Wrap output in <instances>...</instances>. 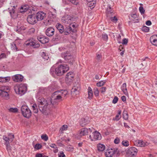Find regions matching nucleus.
I'll list each match as a JSON object with an SVG mask.
<instances>
[{"instance_id":"obj_43","label":"nucleus","mask_w":157,"mask_h":157,"mask_svg":"<svg viewBox=\"0 0 157 157\" xmlns=\"http://www.w3.org/2000/svg\"><path fill=\"white\" fill-rule=\"evenodd\" d=\"M94 92L95 96L96 97H98L99 96V90L96 88H95L94 89Z\"/></svg>"},{"instance_id":"obj_61","label":"nucleus","mask_w":157,"mask_h":157,"mask_svg":"<svg viewBox=\"0 0 157 157\" xmlns=\"http://www.w3.org/2000/svg\"><path fill=\"white\" fill-rule=\"evenodd\" d=\"M128 39H127L125 38L123 39L122 43L123 44H126L128 43Z\"/></svg>"},{"instance_id":"obj_15","label":"nucleus","mask_w":157,"mask_h":157,"mask_svg":"<svg viewBox=\"0 0 157 157\" xmlns=\"http://www.w3.org/2000/svg\"><path fill=\"white\" fill-rule=\"evenodd\" d=\"M90 118L88 116L85 117L80 119L79 123L82 127H84L90 122Z\"/></svg>"},{"instance_id":"obj_38","label":"nucleus","mask_w":157,"mask_h":157,"mask_svg":"<svg viewBox=\"0 0 157 157\" xmlns=\"http://www.w3.org/2000/svg\"><path fill=\"white\" fill-rule=\"evenodd\" d=\"M41 56L43 58L46 60H48L49 58V56L47 53L44 52H43L41 53Z\"/></svg>"},{"instance_id":"obj_31","label":"nucleus","mask_w":157,"mask_h":157,"mask_svg":"<svg viewBox=\"0 0 157 157\" xmlns=\"http://www.w3.org/2000/svg\"><path fill=\"white\" fill-rule=\"evenodd\" d=\"M98 150L100 151H103L105 148V146L103 144L98 143L97 145Z\"/></svg>"},{"instance_id":"obj_46","label":"nucleus","mask_w":157,"mask_h":157,"mask_svg":"<svg viewBox=\"0 0 157 157\" xmlns=\"http://www.w3.org/2000/svg\"><path fill=\"white\" fill-rule=\"evenodd\" d=\"M53 21V20L51 18L50 20H47L44 22L45 24L46 25H49L51 24L52 22Z\"/></svg>"},{"instance_id":"obj_53","label":"nucleus","mask_w":157,"mask_h":157,"mask_svg":"<svg viewBox=\"0 0 157 157\" xmlns=\"http://www.w3.org/2000/svg\"><path fill=\"white\" fill-rule=\"evenodd\" d=\"M58 155L59 157H65V155L63 151H59L58 153Z\"/></svg>"},{"instance_id":"obj_60","label":"nucleus","mask_w":157,"mask_h":157,"mask_svg":"<svg viewBox=\"0 0 157 157\" xmlns=\"http://www.w3.org/2000/svg\"><path fill=\"white\" fill-rule=\"evenodd\" d=\"M123 117L125 120H127L128 118V116L127 113H124L123 114Z\"/></svg>"},{"instance_id":"obj_58","label":"nucleus","mask_w":157,"mask_h":157,"mask_svg":"<svg viewBox=\"0 0 157 157\" xmlns=\"http://www.w3.org/2000/svg\"><path fill=\"white\" fill-rule=\"evenodd\" d=\"M121 117V115H116V117L115 118L113 119V120L114 121H118Z\"/></svg>"},{"instance_id":"obj_29","label":"nucleus","mask_w":157,"mask_h":157,"mask_svg":"<svg viewBox=\"0 0 157 157\" xmlns=\"http://www.w3.org/2000/svg\"><path fill=\"white\" fill-rule=\"evenodd\" d=\"M29 8V6L28 5H22L21 7L20 10V12L21 13H23L26 11Z\"/></svg>"},{"instance_id":"obj_63","label":"nucleus","mask_w":157,"mask_h":157,"mask_svg":"<svg viewBox=\"0 0 157 157\" xmlns=\"http://www.w3.org/2000/svg\"><path fill=\"white\" fill-rule=\"evenodd\" d=\"M120 142V139L118 138H116L114 140V142L116 144H118Z\"/></svg>"},{"instance_id":"obj_1","label":"nucleus","mask_w":157,"mask_h":157,"mask_svg":"<svg viewBox=\"0 0 157 157\" xmlns=\"http://www.w3.org/2000/svg\"><path fill=\"white\" fill-rule=\"evenodd\" d=\"M67 94L68 92L67 90H61L54 92L52 94L50 100H46L42 97L38 98V104L40 111L43 113L48 112L54 103L62 100Z\"/></svg>"},{"instance_id":"obj_32","label":"nucleus","mask_w":157,"mask_h":157,"mask_svg":"<svg viewBox=\"0 0 157 157\" xmlns=\"http://www.w3.org/2000/svg\"><path fill=\"white\" fill-rule=\"evenodd\" d=\"M71 26L70 25L69 26H67L65 28L66 31L65 32V33L66 35H67L71 32H73L74 30L71 28Z\"/></svg>"},{"instance_id":"obj_10","label":"nucleus","mask_w":157,"mask_h":157,"mask_svg":"<svg viewBox=\"0 0 157 157\" xmlns=\"http://www.w3.org/2000/svg\"><path fill=\"white\" fill-rule=\"evenodd\" d=\"M149 142L147 141H143L138 140H136L134 142V144L137 146L144 147L148 145Z\"/></svg>"},{"instance_id":"obj_24","label":"nucleus","mask_w":157,"mask_h":157,"mask_svg":"<svg viewBox=\"0 0 157 157\" xmlns=\"http://www.w3.org/2000/svg\"><path fill=\"white\" fill-rule=\"evenodd\" d=\"M114 153V150L112 149H110L107 150L105 154L106 157H111Z\"/></svg>"},{"instance_id":"obj_50","label":"nucleus","mask_w":157,"mask_h":157,"mask_svg":"<svg viewBox=\"0 0 157 157\" xmlns=\"http://www.w3.org/2000/svg\"><path fill=\"white\" fill-rule=\"evenodd\" d=\"M122 143L123 145L125 147H128L129 145V142L127 140H123Z\"/></svg>"},{"instance_id":"obj_37","label":"nucleus","mask_w":157,"mask_h":157,"mask_svg":"<svg viewBox=\"0 0 157 157\" xmlns=\"http://www.w3.org/2000/svg\"><path fill=\"white\" fill-rule=\"evenodd\" d=\"M106 82V81L105 80H101L97 82L96 85L98 86L101 87L103 86Z\"/></svg>"},{"instance_id":"obj_9","label":"nucleus","mask_w":157,"mask_h":157,"mask_svg":"<svg viewBox=\"0 0 157 157\" xmlns=\"http://www.w3.org/2000/svg\"><path fill=\"white\" fill-rule=\"evenodd\" d=\"M92 130L90 128H83L81 129L78 133V136L76 137L78 139L80 137L87 135L89 132H91Z\"/></svg>"},{"instance_id":"obj_17","label":"nucleus","mask_w":157,"mask_h":157,"mask_svg":"<svg viewBox=\"0 0 157 157\" xmlns=\"http://www.w3.org/2000/svg\"><path fill=\"white\" fill-rule=\"evenodd\" d=\"M37 21H41L46 17V14L42 11L38 12L36 14Z\"/></svg>"},{"instance_id":"obj_16","label":"nucleus","mask_w":157,"mask_h":157,"mask_svg":"<svg viewBox=\"0 0 157 157\" xmlns=\"http://www.w3.org/2000/svg\"><path fill=\"white\" fill-rule=\"evenodd\" d=\"M9 137H8L6 136H4L3 137V139L5 141L4 144H7L10 143L9 141H10L12 142L13 141V139L14 138L13 135L11 133L9 134Z\"/></svg>"},{"instance_id":"obj_39","label":"nucleus","mask_w":157,"mask_h":157,"mask_svg":"<svg viewBox=\"0 0 157 157\" xmlns=\"http://www.w3.org/2000/svg\"><path fill=\"white\" fill-rule=\"evenodd\" d=\"M32 109L33 110V112L35 113H37L38 112V109L36 108L37 106L36 104H34L32 106Z\"/></svg>"},{"instance_id":"obj_48","label":"nucleus","mask_w":157,"mask_h":157,"mask_svg":"<svg viewBox=\"0 0 157 157\" xmlns=\"http://www.w3.org/2000/svg\"><path fill=\"white\" fill-rule=\"evenodd\" d=\"M41 138L42 140H43L45 141H47L48 139V136L46 134L42 135L41 136Z\"/></svg>"},{"instance_id":"obj_8","label":"nucleus","mask_w":157,"mask_h":157,"mask_svg":"<svg viewBox=\"0 0 157 157\" xmlns=\"http://www.w3.org/2000/svg\"><path fill=\"white\" fill-rule=\"evenodd\" d=\"M137 150L134 147L128 148L126 151V155L128 157H134L135 156L137 152Z\"/></svg>"},{"instance_id":"obj_47","label":"nucleus","mask_w":157,"mask_h":157,"mask_svg":"<svg viewBox=\"0 0 157 157\" xmlns=\"http://www.w3.org/2000/svg\"><path fill=\"white\" fill-rule=\"evenodd\" d=\"M139 10L141 15L144 14L145 11V10L144 9L143 6H140L139 8Z\"/></svg>"},{"instance_id":"obj_13","label":"nucleus","mask_w":157,"mask_h":157,"mask_svg":"<svg viewBox=\"0 0 157 157\" xmlns=\"http://www.w3.org/2000/svg\"><path fill=\"white\" fill-rule=\"evenodd\" d=\"M15 2H11L10 3V6L8 8L10 13L12 17L14 16L13 14L15 13L14 9L17 6V4L16 3L15 4Z\"/></svg>"},{"instance_id":"obj_26","label":"nucleus","mask_w":157,"mask_h":157,"mask_svg":"<svg viewBox=\"0 0 157 157\" xmlns=\"http://www.w3.org/2000/svg\"><path fill=\"white\" fill-rule=\"evenodd\" d=\"M114 13L113 11L112 10L110 6L108 5L106 9V15L108 17L112 16Z\"/></svg>"},{"instance_id":"obj_33","label":"nucleus","mask_w":157,"mask_h":157,"mask_svg":"<svg viewBox=\"0 0 157 157\" xmlns=\"http://www.w3.org/2000/svg\"><path fill=\"white\" fill-rule=\"evenodd\" d=\"M49 146L52 148H53V151L54 153H56L58 151V148L55 144L54 143L51 144H49Z\"/></svg>"},{"instance_id":"obj_7","label":"nucleus","mask_w":157,"mask_h":157,"mask_svg":"<svg viewBox=\"0 0 157 157\" xmlns=\"http://www.w3.org/2000/svg\"><path fill=\"white\" fill-rule=\"evenodd\" d=\"M62 57L70 64H72L74 61L73 57L68 52L62 53L61 54Z\"/></svg>"},{"instance_id":"obj_3","label":"nucleus","mask_w":157,"mask_h":157,"mask_svg":"<svg viewBox=\"0 0 157 157\" xmlns=\"http://www.w3.org/2000/svg\"><path fill=\"white\" fill-rule=\"evenodd\" d=\"M69 69V67L67 65H61L55 69V72L57 75L61 76L67 72Z\"/></svg>"},{"instance_id":"obj_12","label":"nucleus","mask_w":157,"mask_h":157,"mask_svg":"<svg viewBox=\"0 0 157 157\" xmlns=\"http://www.w3.org/2000/svg\"><path fill=\"white\" fill-rule=\"evenodd\" d=\"M27 21L29 24H35L38 21L35 14L29 15L27 18Z\"/></svg>"},{"instance_id":"obj_11","label":"nucleus","mask_w":157,"mask_h":157,"mask_svg":"<svg viewBox=\"0 0 157 157\" xmlns=\"http://www.w3.org/2000/svg\"><path fill=\"white\" fill-rule=\"evenodd\" d=\"M61 21L65 24H69L72 21L73 18L70 15H66L62 17Z\"/></svg>"},{"instance_id":"obj_44","label":"nucleus","mask_w":157,"mask_h":157,"mask_svg":"<svg viewBox=\"0 0 157 157\" xmlns=\"http://www.w3.org/2000/svg\"><path fill=\"white\" fill-rule=\"evenodd\" d=\"M68 126L66 125H64L60 128V130L61 132H63L67 129Z\"/></svg>"},{"instance_id":"obj_55","label":"nucleus","mask_w":157,"mask_h":157,"mask_svg":"<svg viewBox=\"0 0 157 157\" xmlns=\"http://www.w3.org/2000/svg\"><path fill=\"white\" fill-rule=\"evenodd\" d=\"M102 38L105 41L107 40L108 39V36L106 34H103L102 35Z\"/></svg>"},{"instance_id":"obj_28","label":"nucleus","mask_w":157,"mask_h":157,"mask_svg":"<svg viewBox=\"0 0 157 157\" xmlns=\"http://www.w3.org/2000/svg\"><path fill=\"white\" fill-rule=\"evenodd\" d=\"M131 19L134 23H138L139 21L138 17L136 14H133L131 15Z\"/></svg>"},{"instance_id":"obj_30","label":"nucleus","mask_w":157,"mask_h":157,"mask_svg":"<svg viewBox=\"0 0 157 157\" xmlns=\"http://www.w3.org/2000/svg\"><path fill=\"white\" fill-rule=\"evenodd\" d=\"M57 29L60 33H62L64 32V28L63 25L59 23H57L56 25Z\"/></svg>"},{"instance_id":"obj_2","label":"nucleus","mask_w":157,"mask_h":157,"mask_svg":"<svg viewBox=\"0 0 157 157\" xmlns=\"http://www.w3.org/2000/svg\"><path fill=\"white\" fill-rule=\"evenodd\" d=\"M27 85L25 84H21L15 85L14 90L16 94L21 95L25 94L27 90Z\"/></svg>"},{"instance_id":"obj_35","label":"nucleus","mask_w":157,"mask_h":157,"mask_svg":"<svg viewBox=\"0 0 157 157\" xmlns=\"http://www.w3.org/2000/svg\"><path fill=\"white\" fill-rule=\"evenodd\" d=\"M88 98L90 99L92 98L93 97V90L90 87H89L88 88Z\"/></svg>"},{"instance_id":"obj_42","label":"nucleus","mask_w":157,"mask_h":157,"mask_svg":"<svg viewBox=\"0 0 157 157\" xmlns=\"http://www.w3.org/2000/svg\"><path fill=\"white\" fill-rule=\"evenodd\" d=\"M110 17L111 21L114 22H116L118 20L117 18L116 15H114L113 17Z\"/></svg>"},{"instance_id":"obj_59","label":"nucleus","mask_w":157,"mask_h":157,"mask_svg":"<svg viewBox=\"0 0 157 157\" xmlns=\"http://www.w3.org/2000/svg\"><path fill=\"white\" fill-rule=\"evenodd\" d=\"M149 30V28L146 26H144L143 28V30L145 32H148Z\"/></svg>"},{"instance_id":"obj_21","label":"nucleus","mask_w":157,"mask_h":157,"mask_svg":"<svg viewBox=\"0 0 157 157\" xmlns=\"http://www.w3.org/2000/svg\"><path fill=\"white\" fill-rule=\"evenodd\" d=\"M23 77L21 75H16L12 77L13 80L15 82H20L22 81Z\"/></svg>"},{"instance_id":"obj_34","label":"nucleus","mask_w":157,"mask_h":157,"mask_svg":"<svg viewBox=\"0 0 157 157\" xmlns=\"http://www.w3.org/2000/svg\"><path fill=\"white\" fill-rule=\"evenodd\" d=\"M10 77H0V82H8L10 80Z\"/></svg>"},{"instance_id":"obj_51","label":"nucleus","mask_w":157,"mask_h":157,"mask_svg":"<svg viewBox=\"0 0 157 157\" xmlns=\"http://www.w3.org/2000/svg\"><path fill=\"white\" fill-rule=\"evenodd\" d=\"M94 0V1L91 2H88V5L90 7H92L93 8L94 7L95 5L94 4L95 3V1Z\"/></svg>"},{"instance_id":"obj_54","label":"nucleus","mask_w":157,"mask_h":157,"mask_svg":"<svg viewBox=\"0 0 157 157\" xmlns=\"http://www.w3.org/2000/svg\"><path fill=\"white\" fill-rule=\"evenodd\" d=\"M5 144L6 145L7 151H10L11 150V147L10 146V143Z\"/></svg>"},{"instance_id":"obj_49","label":"nucleus","mask_w":157,"mask_h":157,"mask_svg":"<svg viewBox=\"0 0 157 157\" xmlns=\"http://www.w3.org/2000/svg\"><path fill=\"white\" fill-rule=\"evenodd\" d=\"M96 59L98 61H100L102 59L101 55L99 53H97V54Z\"/></svg>"},{"instance_id":"obj_57","label":"nucleus","mask_w":157,"mask_h":157,"mask_svg":"<svg viewBox=\"0 0 157 157\" xmlns=\"http://www.w3.org/2000/svg\"><path fill=\"white\" fill-rule=\"evenodd\" d=\"M118 97L117 96H115L114 97V98H113L112 102L113 104H116L117 103L118 101Z\"/></svg>"},{"instance_id":"obj_27","label":"nucleus","mask_w":157,"mask_h":157,"mask_svg":"<svg viewBox=\"0 0 157 157\" xmlns=\"http://www.w3.org/2000/svg\"><path fill=\"white\" fill-rule=\"evenodd\" d=\"M10 88L7 86H2L0 88V93L4 92H9Z\"/></svg>"},{"instance_id":"obj_40","label":"nucleus","mask_w":157,"mask_h":157,"mask_svg":"<svg viewBox=\"0 0 157 157\" xmlns=\"http://www.w3.org/2000/svg\"><path fill=\"white\" fill-rule=\"evenodd\" d=\"M9 111L13 113H16L17 112L18 109L17 108H10L8 109Z\"/></svg>"},{"instance_id":"obj_5","label":"nucleus","mask_w":157,"mask_h":157,"mask_svg":"<svg viewBox=\"0 0 157 157\" xmlns=\"http://www.w3.org/2000/svg\"><path fill=\"white\" fill-rule=\"evenodd\" d=\"M80 90V85L79 82H78L74 83L71 90L72 96H75L78 95L79 94Z\"/></svg>"},{"instance_id":"obj_45","label":"nucleus","mask_w":157,"mask_h":157,"mask_svg":"<svg viewBox=\"0 0 157 157\" xmlns=\"http://www.w3.org/2000/svg\"><path fill=\"white\" fill-rule=\"evenodd\" d=\"M35 149L38 150L40 149L42 147V145L41 144H36L34 147Z\"/></svg>"},{"instance_id":"obj_4","label":"nucleus","mask_w":157,"mask_h":157,"mask_svg":"<svg viewBox=\"0 0 157 157\" xmlns=\"http://www.w3.org/2000/svg\"><path fill=\"white\" fill-rule=\"evenodd\" d=\"M23 115L25 117L29 118L31 115V112L28 107L25 105H23L21 108Z\"/></svg>"},{"instance_id":"obj_25","label":"nucleus","mask_w":157,"mask_h":157,"mask_svg":"<svg viewBox=\"0 0 157 157\" xmlns=\"http://www.w3.org/2000/svg\"><path fill=\"white\" fill-rule=\"evenodd\" d=\"M121 89L124 94L127 96H128V94L126 87V83H124L122 85L121 87Z\"/></svg>"},{"instance_id":"obj_56","label":"nucleus","mask_w":157,"mask_h":157,"mask_svg":"<svg viewBox=\"0 0 157 157\" xmlns=\"http://www.w3.org/2000/svg\"><path fill=\"white\" fill-rule=\"evenodd\" d=\"M11 48L13 50L15 51H17V47L16 46L15 44H12Z\"/></svg>"},{"instance_id":"obj_52","label":"nucleus","mask_w":157,"mask_h":157,"mask_svg":"<svg viewBox=\"0 0 157 157\" xmlns=\"http://www.w3.org/2000/svg\"><path fill=\"white\" fill-rule=\"evenodd\" d=\"M106 87H103L100 88V91L102 94H104L106 91Z\"/></svg>"},{"instance_id":"obj_41","label":"nucleus","mask_w":157,"mask_h":157,"mask_svg":"<svg viewBox=\"0 0 157 157\" xmlns=\"http://www.w3.org/2000/svg\"><path fill=\"white\" fill-rule=\"evenodd\" d=\"M65 149L67 151H73V147L72 146L69 145L66 147Z\"/></svg>"},{"instance_id":"obj_62","label":"nucleus","mask_w":157,"mask_h":157,"mask_svg":"<svg viewBox=\"0 0 157 157\" xmlns=\"http://www.w3.org/2000/svg\"><path fill=\"white\" fill-rule=\"evenodd\" d=\"M35 31V29L33 28H31L29 30V33H33Z\"/></svg>"},{"instance_id":"obj_64","label":"nucleus","mask_w":157,"mask_h":157,"mask_svg":"<svg viewBox=\"0 0 157 157\" xmlns=\"http://www.w3.org/2000/svg\"><path fill=\"white\" fill-rule=\"evenodd\" d=\"M35 157H44V156L42 154L37 153Z\"/></svg>"},{"instance_id":"obj_23","label":"nucleus","mask_w":157,"mask_h":157,"mask_svg":"<svg viewBox=\"0 0 157 157\" xmlns=\"http://www.w3.org/2000/svg\"><path fill=\"white\" fill-rule=\"evenodd\" d=\"M150 41L152 44L157 46V35L151 36L150 38Z\"/></svg>"},{"instance_id":"obj_18","label":"nucleus","mask_w":157,"mask_h":157,"mask_svg":"<svg viewBox=\"0 0 157 157\" xmlns=\"http://www.w3.org/2000/svg\"><path fill=\"white\" fill-rule=\"evenodd\" d=\"M37 39L43 44H45L49 41V39L47 37L43 36H38Z\"/></svg>"},{"instance_id":"obj_6","label":"nucleus","mask_w":157,"mask_h":157,"mask_svg":"<svg viewBox=\"0 0 157 157\" xmlns=\"http://www.w3.org/2000/svg\"><path fill=\"white\" fill-rule=\"evenodd\" d=\"M89 138L90 141H95L100 140L101 138V136L99 132L95 131L89 136Z\"/></svg>"},{"instance_id":"obj_20","label":"nucleus","mask_w":157,"mask_h":157,"mask_svg":"<svg viewBox=\"0 0 157 157\" xmlns=\"http://www.w3.org/2000/svg\"><path fill=\"white\" fill-rule=\"evenodd\" d=\"M62 1L65 5L69 4L71 2L74 5H77L78 3V0H62Z\"/></svg>"},{"instance_id":"obj_22","label":"nucleus","mask_w":157,"mask_h":157,"mask_svg":"<svg viewBox=\"0 0 157 157\" xmlns=\"http://www.w3.org/2000/svg\"><path fill=\"white\" fill-rule=\"evenodd\" d=\"M27 45L32 46L34 48H38L40 46L39 44L35 40H32L26 44Z\"/></svg>"},{"instance_id":"obj_36","label":"nucleus","mask_w":157,"mask_h":157,"mask_svg":"<svg viewBox=\"0 0 157 157\" xmlns=\"http://www.w3.org/2000/svg\"><path fill=\"white\" fill-rule=\"evenodd\" d=\"M9 92H4L0 93V95L4 97L6 99H8L9 98Z\"/></svg>"},{"instance_id":"obj_14","label":"nucleus","mask_w":157,"mask_h":157,"mask_svg":"<svg viewBox=\"0 0 157 157\" xmlns=\"http://www.w3.org/2000/svg\"><path fill=\"white\" fill-rule=\"evenodd\" d=\"M75 74L73 72H70L66 75V81L68 83L72 82L74 79Z\"/></svg>"},{"instance_id":"obj_19","label":"nucleus","mask_w":157,"mask_h":157,"mask_svg":"<svg viewBox=\"0 0 157 157\" xmlns=\"http://www.w3.org/2000/svg\"><path fill=\"white\" fill-rule=\"evenodd\" d=\"M55 32V30L52 27H49L45 31L46 35L49 36H53Z\"/></svg>"}]
</instances>
